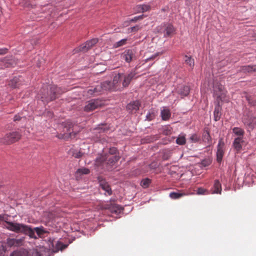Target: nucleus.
Segmentation results:
<instances>
[{
	"label": "nucleus",
	"mask_w": 256,
	"mask_h": 256,
	"mask_svg": "<svg viewBox=\"0 0 256 256\" xmlns=\"http://www.w3.org/2000/svg\"><path fill=\"white\" fill-rule=\"evenodd\" d=\"M6 228L9 230L16 233H21L28 236L30 238L36 239L38 237L35 232L39 238H42L44 234L48 232V231L42 226L36 227L32 229L30 226L22 223H18L6 221Z\"/></svg>",
	"instance_id": "obj_1"
},
{
	"label": "nucleus",
	"mask_w": 256,
	"mask_h": 256,
	"mask_svg": "<svg viewBox=\"0 0 256 256\" xmlns=\"http://www.w3.org/2000/svg\"><path fill=\"white\" fill-rule=\"evenodd\" d=\"M117 153L118 150L116 148H110L108 153L98 156L95 160V166L102 169L110 170L120 160V157Z\"/></svg>",
	"instance_id": "obj_2"
},
{
	"label": "nucleus",
	"mask_w": 256,
	"mask_h": 256,
	"mask_svg": "<svg viewBox=\"0 0 256 256\" xmlns=\"http://www.w3.org/2000/svg\"><path fill=\"white\" fill-rule=\"evenodd\" d=\"M122 73L116 74L112 82L106 81L102 83L104 90H121L120 78Z\"/></svg>",
	"instance_id": "obj_3"
},
{
	"label": "nucleus",
	"mask_w": 256,
	"mask_h": 256,
	"mask_svg": "<svg viewBox=\"0 0 256 256\" xmlns=\"http://www.w3.org/2000/svg\"><path fill=\"white\" fill-rule=\"evenodd\" d=\"M64 92V90H62L60 88H58L56 86H52L47 94H42V100L46 102L54 100L56 98L58 94H62Z\"/></svg>",
	"instance_id": "obj_4"
},
{
	"label": "nucleus",
	"mask_w": 256,
	"mask_h": 256,
	"mask_svg": "<svg viewBox=\"0 0 256 256\" xmlns=\"http://www.w3.org/2000/svg\"><path fill=\"white\" fill-rule=\"evenodd\" d=\"M214 94L217 98V100L218 104H220V101H226L228 102V100L226 99V92L225 90L224 86L218 83H215L214 86Z\"/></svg>",
	"instance_id": "obj_5"
},
{
	"label": "nucleus",
	"mask_w": 256,
	"mask_h": 256,
	"mask_svg": "<svg viewBox=\"0 0 256 256\" xmlns=\"http://www.w3.org/2000/svg\"><path fill=\"white\" fill-rule=\"evenodd\" d=\"M74 128L72 124L70 122H66L64 124V134L61 136L58 137L60 138L67 139L69 138H74L76 135V132H74Z\"/></svg>",
	"instance_id": "obj_6"
},
{
	"label": "nucleus",
	"mask_w": 256,
	"mask_h": 256,
	"mask_svg": "<svg viewBox=\"0 0 256 256\" xmlns=\"http://www.w3.org/2000/svg\"><path fill=\"white\" fill-rule=\"evenodd\" d=\"M136 74L135 71H131L127 74L122 73L120 78L121 90L128 86Z\"/></svg>",
	"instance_id": "obj_7"
},
{
	"label": "nucleus",
	"mask_w": 256,
	"mask_h": 256,
	"mask_svg": "<svg viewBox=\"0 0 256 256\" xmlns=\"http://www.w3.org/2000/svg\"><path fill=\"white\" fill-rule=\"evenodd\" d=\"M103 105V102L99 99L92 100L87 102L84 108V110L86 112L92 111Z\"/></svg>",
	"instance_id": "obj_8"
},
{
	"label": "nucleus",
	"mask_w": 256,
	"mask_h": 256,
	"mask_svg": "<svg viewBox=\"0 0 256 256\" xmlns=\"http://www.w3.org/2000/svg\"><path fill=\"white\" fill-rule=\"evenodd\" d=\"M20 138L21 134L18 132H12L6 134L4 139V142L10 144L18 141Z\"/></svg>",
	"instance_id": "obj_9"
},
{
	"label": "nucleus",
	"mask_w": 256,
	"mask_h": 256,
	"mask_svg": "<svg viewBox=\"0 0 256 256\" xmlns=\"http://www.w3.org/2000/svg\"><path fill=\"white\" fill-rule=\"evenodd\" d=\"M242 122L246 127L252 130L256 126V117L250 114L244 115L242 118Z\"/></svg>",
	"instance_id": "obj_10"
},
{
	"label": "nucleus",
	"mask_w": 256,
	"mask_h": 256,
	"mask_svg": "<svg viewBox=\"0 0 256 256\" xmlns=\"http://www.w3.org/2000/svg\"><path fill=\"white\" fill-rule=\"evenodd\" d=\"M224 154V142L222 138L218 140V144L217 146L216 152V160L218 163H220L222 161L223 156Z\"/></svg>",
	"instance_id": "obj_11"
},
{
	"label": "nucleus",
	"mask_w": 256,
	"mask_h": 256,
	"mask_svg": "<svg viewBox=\"0 0 256 256\" xmlns=\"http://www.w3.org/2000/svg\"><path fill=\"white\" fill-rule=\"evenodd\" d=\"M10 256H40V253L36 250L28 252L26 250L14 251Z\"/></svg>",
	"instance_id": "obj_12"
},
{
	"label": "nucleus",
	"mask_w": 256,
	"mask_h": 256,
	"mask_svg": "<svg viewBox=\"0 0 256 256\" xmlns=\"http://www.w3.org/2000/svg\"><path fill=\"white\" fill-rule=\"evenodd\" d=\"M98 42V38H93L90 40H88L79 47V50L82 52H86L97 44Z\"/></svg>",
	"instance_id": "obj_13"
},
{
	"label": "nucleus",
	"mask_w": 256,
	"mask_h": 256,
	"mask_svg": "<svg viewBox=\"0 0 256 256\" xmlns=\"http://www.w3.org/2000/svg\"><path fill=\"white\" fill-rule=\"evenodd\" d=\"M16 64L15 60L10 58H5L0 60V66L2 68H5L14 67Z\"/></svg>",
	"instance_id": "obj_14"
},
{
	"label": "nucleus",
	"mask_w": 256,
	"mask_h": 256,
	"mask_svg": "<svg viewBox=\"0 0 256 256\" xmlns=\"http://www.w3.org/2000/svg\"><path fill=\"white\" fill-rule=\"evenodd\" d=\"M140 103L138 100L133 101L128 104L126 109L129 112L135 113L140 108Z\"/></svg>",
	"instance_id": "obj_15"
},
{
	"label": "nucleus",
	"mask_w": 256,
	"mask_h": 256,
	"mask_svg": "<svg viewBox=\"0 0 256 256\" xmlns=\"http://www.w3.org/2000/svg\"><path fill=\"white\" fill-rule=\"evenodd\" d=\"M176 91L182 97L186 96L190 92V88L187 86L180 84L178 86Z\"/></svg>",
	"instance_id": "obj_16"
},
{
	"label": "nucleus",
	"mask_w": 256,
	"mask_h": 256,
	"mask_svg": "<svg viewBox=\"0 0 256 256\" xmlns=\"http://www.w3.org/2000/svg\"><path fill=\"white\" fill-rule=\"evenodd\" d=\"M102 90H104L102 84H98L95 88L88 90V96H96L99 94Z\"/></svg>",
	"instance_id": "obj_17"
},
{
	"label": "nucleus",
	"mask_w": 256,
	"mask_h": 256,
	"mask_svg": "<svg viewBox=\"0 0 256 256\" xmlns=\"http://www.w3.org/2000/svg\"><path fill=\"white\" fill-rule=\"evenodd\" d=\"M22 82V78L21 76L14 77L9 82V86L12 88H18Z\"/></svg>",
	"instance_id": "obj_18"
},
{
	"label": "nucleus",
	"mask_w": 256,
	"mask_h": 256,
	"mask_svg": "<svg viewBox=\"0 0 256 256\" xmlns=\"http://www.w3.org/2000/svg\"><path fill=\"white\" fill-rule=\"evenodd\" d=\"M134 56V53L132 50L125 51L122 55L123 58L127 62H130Z\"/></svg>",
	"instance_id": "obj_19"
},
{
	"label": "nucleus",
	"mask_w": 256,
	"mask_h": 256,
	"mask_svg": "<svg viewBox=\"0 0 256 256\" xmlns=\"http://www.w3.org/2000/svg\"><path fill=\"white\" fill-rule=\"evenodd\" d=\"M189 194L188 193L186 192L184 190L178 191V192H172L170 194V197L172 199L176 200Z\"/></svg>",
	"instance_id": "obj_20"
},
{
	"label": "nucleus",
	"mask_w": 256,
	"mask_h": 256,
	"mask_svg": "<svg viewBox=\"0 0 256 256\" xmlns=\"http://www.w3.org/2000/svg\"><path fill=\"white\" fill-rule=\"evenodd\" d=\"M22 239H16L8 238L7 239V244L10 246H18L22 244Z\"/></svg>",
	"instance_id": "obj_21"
},
{
	"label": "nucleus",
	"mask_w": 256,
	"mask_h": 256,
	"mask_svg": "<svg viewBox=\"0 0 256 256\" xmlns=\"http://www.w3.org/2000/svg\"><path fill=\"white\" fill-rule=\"evenodd\" d=\"M243 142L242 137H238L234 139L233 145L238 152L241 150L242 148V143Z\"/></svg>",
	"instance_id": "obj_22"
},
{
	"label": "nucleus",
	"mask_w": 256,
	"mask_h": 256,
	"mask_svg": "<svg viewBox=\"0 0 256 256\" xmlns=\"http://www.w3.org/2000/svg\"><path fill=\"white\" fill-rule=\"evenodd\" d=\"M160 116L162 120H168L171 116L170 110L168 108H164L161 110Z\"/></svg>",
	"instance_id": "obj_23"
},
{
	"label": "nucleus",
	"mask_w": 256,
	"mask_h": 256,
	"mask_svg": "<svg viewBox=\"0 0 256 256\" xmlns=\"http://www.w3.org/2000/svg\"><path fill=\"white\" fill-rule=\"evenodd\" d=\"M166 33L164 34V37L170 36L174 34L175 28L171 24H168L165 28Z\"/></svg>",
	"instance_id": "obj_24"
},
{
	"label": "nucleus",
	"mask_w": 256,
	"mask_h": 256,
	"mask_svg": "<svg viewBox=\"0 0 256 256\" xmlns=\"http://www.w3.org/2000/svg\"><path fill=\"white\" fill-rule=\"evenodd\" d=\"M203 141L210 146L212 142V139L208 130H204L202 134Z\"/></svg>",
	"instance_id": "obj_25"
},
{
	"label": "nucleus",
	"mask_w": 256,
	"mask_h": 256,
	"mask_svg": "<svg viewBox=\"0 0 256 256\" xmlns=\"http://www.w3.org/2000/svg\"><path fill=\"white\" fill-rule=\"evenodd\" d=\"M222 192V186L220 181L216 180L214 182L213 188L212 190V194H220Z\"/></svg>",
	"instance_id": "obj_26"
},
{
	"label": "nucleus",
	"mask_w": 256,
	"mask_h": 256,
	"mask_svg": "<svg viewBox=\"0 0 256 256\" xmlns=\"http://www.w3.org/2000/svg\"><path fill=\"white\" fill-rule=\"evenodd\" d=\"M100 186L102 190H105L108 195L112 194V190L108 182L105 181H101L100 182Z\"/></svg>",
	"instance_id": "obj_27"
},
{
	"label": "nucleus",
	"mask_w": 256,
	"mask_h": 256,
	"mask_svg": "<svg viewBox=\"0 0 256 256\" xmlns=\"http://www.w3.org/2000/svg\"><path fill=\"white\" fill-rule=\"evenodd\" d=\"M241 70L244 72H256V65L244 66L242 67Z\"/></svg>",
	"instance_id": "obj_28"
},
{
	"label": "nucleus",
	"mask_w": 256,
	"mask_h": 256,
	"mask_svg": "<svg viewBox=\"0 0 256 256\" xmlns=\"http://www.w3.org/2000/svg\"><path fill=\"white\" fill-rule=\"evenodd\" d=\"M221 108L220 106H215L214 112V119L215 121H218L220 120L221 116Z\"/></svg>",
	"instance_id": "obj_29"
},
{
	"label": "nucleus",
	"mask_w": 256,
	"mask_h": 256,
	"mask_svg": "<svg viewBox=\"0 0 256 256\" xmlns=\"http://www.w3.org/2000/svg\"><path fill=\"white\" fill-rule=\"evenodd\" d=\"M185 63L189 66L191 69H192L194 66V60L191 56H185L184 58Z\"/></svg>",
	"instance_id": "obj_30"
},
{
	"label": "nucleus",
	"mask_w": 256,
	"mask_h": 256,
	"mask_svg": "<svg viewBox=\"0 0 256 256\" xmlns=\"http://www.w3.org/2000/svg\"><path fill=\"white\" fill-rule=\"evenodd\" d=\"M233 132L238 136V137H242L243 138V136L244 134V130L240 128L235 127L232 129Z\"/></svg>",
	"instance_id": "obj_31"
},
{
	"label": "nucleus",
	"mask_w": 256,
	"mask_h": 256,
	"mask_svg": "<svg viewBox=\"0 0 256 256\" xmlns=\"http://www.w3.org/2000/svg\"><path fill=\"white\" fill-rule=\"evenodd\" d=\"M127 40H128L127 38L122 39L116 42L114 44V46L116 48L120 47L122 46L125 45L126 44Z\"/></svg>",
	"instance_id": "obj_32"
},
{
	"label": "nucleus",
	"mask_w": 256,
	"mask_h": 256,
	"mask_svg": "<svg viewBox=\"0 0 256 256\" xmlns=\"http://www.w3.org/2000/svg\"><path fill=\"white\" fill-rule=\"evenodd\" d=\"M151 182V180L148 178H145V179H143L142 181H141V186L144 188H148Z\"/></svg>",
	"instance_id": "obj_33"
},
{
	"label": "nucleus",
	"mask_w": 256,
	"mask_h": 256,
	"mask_svg": "<svg viewBox=\"0 0 256 256\" xmlns=\"http://www.w3.org/2000/svg\"><path fill=\"white\" fill-rule=\"evenodd\" d=\"M177 144L180 145H183L186 143V138L184 136H180L176 140Z\"/></svg>",
	"instance_id": "obj_34"
},
{
	"label": "nucleus",
	"mask_w": 256,
	"mask_h": 256,
	"mask_svg": "<svg viewBox=\"0 0 256 256\" xmlns=\"http://www.w3.org/2000/svg\"><path fill=\"white\" fill-rule=\"evenodd\" d=\"M142 26H140L139 25H136L134 26L130 27L128 29V32L130 33L131 32H136L142 28Z\"/></svg>",
	"instance_id": "obj_35"
},
{
	"label": "nucleus",
	"mask_w": 256,
	"mask_h": 256,
	"mask_svg": "<svg viewBox=\"0 0 256 256\" xmlns=\"http://www.w3.org/2000/svg\"><path fill=\"white\" fill-rule=\"evenodd\" d=\"M90 172V170L86 168H79L76 171V174H88Z\"/></svg>",
	"instance_id": "obj_36"
},
{
	"label": "nucleus",
	"mask_w": 256,
	"mask_h": 256,
	"mask_svg": "<svg viewBox=\"0 0 256 256\" xmlns=\"http://www.w3.org/2000/svg\"><path fill=\"white\" fill-rule=\"evenodd\" d=\"M151 6L148 4H141V12H146L149 11L150 10Z\"/></svg>",
	"instance_id": "obj_37"
},
{
	"label": "nucleus",
	"mask_w": 256,
	"mask_h": 256,
	"mask_svg": "<svg viewBox=\"0 0 256 256\" xmlns=\"http://www.w3.org/2000/svg\"><path fill=\"white\" fill-rule=\"evenodd\" d=\"M144 18V16L143 14L135 16L134 18L130 19L129 20V22L130 23V22H136L138 20H142Z\"/></svg>",
	"instance_id": "obj_38"
},
{
	"label": "nucleus",
	"mask_w": 256,
	"mask_h": 256,
	"mask_svg": "<svg viewBox=\"0 0 256 256\" xmlns=\"http://www.w3.org/2000/svg\"><path fill=\"white\" fill-rule=\"evenodd\" d=\"M190 140L192 142H196L200 140V138L197 134H193L190 136Z\"/></svg>",
	"instance_id": "obj_39"
},
{
	"label": "nucleus",
	"mask_w": 256,
	"mask_h": 256,
	"mask_svg": "<svg viewBox=\"0 0 256 256\" xmlns=\"http://www.w3.org/2000/svg\"><path fill=\"white\" fill-rule=\"evenodd\" d=\"M208 194V190L202 188H199L197 190L198 194Z\"/></svg>",
	"instance_id": "obj_40"
},
{
	"label": "nucleus",
	"mask_w": 256,
	"mask_h": 256,
	"mask_svg": "<svg viewBox=\"0 0 256 256\" xmlns=\"http://www.w3.org/2000/svg\"><path fill=\"white\" fill-rule=\"evenodd\" d=\"M112 212L114 213H118L120 212V206L117 204H114L112 207Z\"/></svg>",
	"instance_id": "obj_41"
},
{
	"label": "nucleus",
	"mask_w": 256,
	"mask_h": 256,
	"mask_svg": "<svg viewBox=\"0 0 256 256\" xmlns=\"http://www.w3.org/2000/svg\"><path fill=\"white\" fill-rule=\"evenodd\" d=\"M211 160L209 159H205L202 161L201 164L204 167H206L210 165Z\"/></svg>",
	"instance_id": "obj_42"
},
{
	"label": "nucleus",
	"mask_w": 256,
	"mask_h": 256,
	"mask_svg": "<svg viewBox=\"0 0 256 256\" xmlns=\"http://www.w3.org/2000/svg\"><path fill=\"white\" fill-rule=\"evenodd\" d=\"M83 155V154L80 151H76L73 152L72 156L76 158H80Z\"/></svg>",
	"instance_id": "obj_43"
},
{
	"label": "nucleus",
	"mask_w": 256,
	"mask_h": 256,
	"mask_svg": "<svg viewBox=\"0 0 256 256\" xmlns=\"http://www.w3.org/2000/svg\"><path fill=\"white\" fill-rule=\"evenodd\" d=\"M38 62L36 63V65L38 67H40L41 64L44 62V60L42 58H40V56H37L36 58Z\"/></svg>",
	"instance_id": "obj_44"
},
{
	"label": "nucleus",
	"mask_w": 256,
	"mask_h": 256,
	"mask_svg": "<svg viewBox=\"0 0 256 256\" xmlns=\"http://www.w3.org/2000/svg\"><path fill=\"white\" fill-rule=\"evenodd\" d=\"M154 112H148V114L146 116V119L148 120H151L154 118Z\"/></svg>",
	"instance_id": "obj_45"
},
{
	"label": "nucleus",
	"mask_w": 256,
	"mask_h": 256,
	"mask_svg": "<svg viewBox=\"0 0 256 256\" xmlns=\"http://www.w3.org/2000/svg\"><path fill=\"white\" fill-rule=\"evenodd\" d=\"M140 9H141V4H138V5L136 6L134 8L135 12L137 13L142 12Z\"/></svg>",
	"instance_id": "obj_46"
},
{
	"label": "nucleus",
	"mask_w": 256,
	"mask_h": 256,
	"mask_svg": "<svg viewBox=\"0 0 256 256\" xmlns=\"http://www.w3.org/2000/svg\"><path fill=\"white\" fill-rule=\"evenodd\" d=\"M8 52V49L6 48H0V55H3L6 54Z\"/></svg>",
	"instance_id": "obj_47"
},
{
	"label": "nucleus",
	"mask_w": 256,
	"mask_h": 256,
	"mask_svg": "<svg viewBox=\"0 0 256 256\" xmlns=\"http://www.w3.org/2000/svg\"><path fill=\"white\" fill-rule=\"evenodd\" d=\"M158 54L157 53L156 54H154V55H152V56H151L150 57L148 58H147L146 60V62H147L149 60H154L158 56Z\"/></svg>",
	"instance_id": "obj_48"
},
{
	"label": "nucleus",
	"mask_w": 256,
	"mask_h": 256,
	"mask_svg": "<svg viewBox=\"0 0 256 256\" xmlns=\"http://www.w3.org/2000/svg\"><path fill=\"white\" fill-rule=\"evenodd\" d=\"M22 118L24 119L25 118L20 117L19 115H16L14 117V122L19 121V120H22Z\"/></svg>",
	"instance_id": "obj_49"
},
{
	"label": "nucleus",
	"mask_w": 256,
	"mask_h": 256,
	"mask_svg": "<svg viewBox=\"0 0 256 256\" xmlns=\"http://www.w3.org/2000/svg\"><path fill=\"white\" fill-rule=\"evenodd\" d=\"M2 220H4V222L5 224H4V227L6 228V220H4V216H2L1 214H0V222L1 221H2Z\"/></svg>",
	"instance_id": "obj_50"
},
{
	"label": "nucleus",
	"mask_w": 256,
	"mask_h": 256,
	"mask_svg": "<svg viewBox=\"0 0 256 256\" xmlns=\"http://www.w3.org/2000/svg\"><path fill=\"white\" fill-rule=\"evenodd\" d=\"M97 130H100V132H102L105 131V128H98Z\"/></svg>",
	"instance_id": "obj_51"
},
{
	"label": "nucleus",
	"mask_w": 256,
	"mask_h": 256,
	"mask_svg": "<svg viewBox=\"0 0 256 256\" xmlns=\"http://www.w3.org/2000/svg\"><path fill=\"white\" fill-rule=\"evenodd\" d=\"M170 134V132H166V134Z\"/></svg>",
	"instance_id": "obj_52"
}]
</instances>
